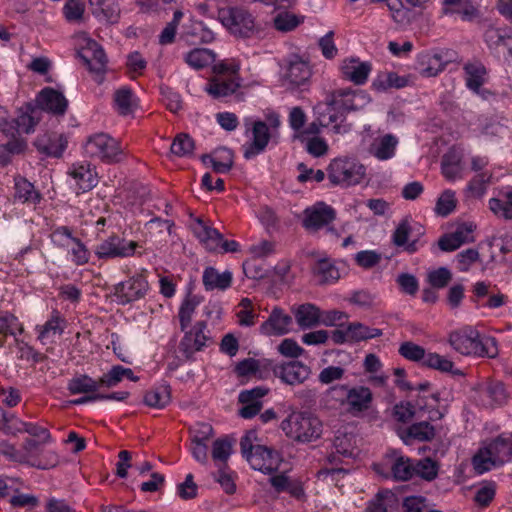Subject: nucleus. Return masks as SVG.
I'll list each match as a JSON object with an SVG mask.
<instances>
[{
	"mask_svg": "<svg viewBox=\"0 0 512 512\" xmlns=\"http://www.w3.org/2000/svg\"><path fill=\"white\" fill-rule=\"evenodd\" d=\"M369 96L361 90L353 91L349 88L338 89L331 92L327 99L328 122L324 125L334 124L333 131L336 134H344L350 130V126L343 123V113L356 111L369 103Z\"/></svg>",
	"mask_w": 512,
	"mask_h": 512,
	"instance_id": "obj_1",
	"label": "nucleus"
},
{
	"mask_svg": "<svg viewBox=\"0 0 512 512\" xmlns=\"http://www.w3.org/2000/svg\"><path fill=\"white\" fill-rule=\"evenodd\" d=\"M448 342L458 353L465 356L494 358L498 354L495 338L482 337L477 329L464 326L449 333Z\"/></svg>",
	"mask_w": 512,
	"mask_h": 512,
	"instance_id": "obj_2",
	"label": "nucleus"
},
{
	"mask_svg": "<svg viewBox=\"0 0 512 512\" xmlns=\"http://www.w3.org/2000/svg\"><path fill=\"white\" fill-rule=\"evenodd\" d=\"M281 429L287 437L297 442H311L320 437L322 424L320 420L308 412H292L281 422Z\"/></svg>",
	"mask_w": 512,
	"mask_h": 512,
	"instance_id": "obj_3",
	"label": "nucleus"
},
{
	"mask_svg": "<svg viewBox=\"0 0 512 512\" xmlns=\"http://www.w3.org/2000/svg\"><path fill=\"white\" fill-rule=\"evenodd\" d=\"M327 176L332 186L349 188L360 184L366 175L365 166L349 157H338L330 161Z\"/></svg>",
	"mask_w": 512,
	"mask_h": 512,
	"instance_id": "obj_4",
	"label": "nucleus"
},
{
	"mask_svg": "<svg viewBox=\"0 0 512 512\" xmlns=\"http://www.w3.org/2000/svg\"><path fill=\"white\" fill-rule=\"evenodd\" d=\"M239 69L240 64L234 60L215 64L213 72L218 76L209 82L205 90L216 99L232 95L241 85L238 76Z\"/></svg>",
	"mask_w": 512,
	"mask_h": 512,
	"instance_id": "obj_5",
	"label": "nucleus"
},
{
	"mask_svg": "<svg viewBox=\"0 0 512 512\" xmlns=\"http://www.w3.org/2000/svg\"><path fill=\"white\" fill-rule=\"evenodd\" d=\"M85 154L107 164L120 163L125 159L120 143L106 133H96L87 138L84 144Z\"/></svg>",
	"mask_w": 512,
	"mask_h": 512,
	"instance_id": "obj_6",
	"label": "nucleus"
},
{
	"mask_svg": "<svg viewBox=\"0 0 512 512\" xmlns=\"http://www.w3.org/2000/svg\"><path fill=\"white\" fill-rule=\"evenodd\" d=\"M219 18L231 33L240 37H249L255 29L254 17L244 8L221 9Z\"/></svg>",
	"mask_w": 512,
	"mask_h": 512,
	"instance_id": "obj_7",
	"label": "nucleus"
},
{
	"mask_svg": "<svg viewBox=\"0 0 512 512\" xmlns=\"http://www.w3.org/2000/svg\"><path fill=\"white\" fill-rule=\"evenodd\" d=\"M328 394H337L342 396L341 401L346 400L349 411L352 413H358L366 411L370 408L373 394L368 387L356 386L351 389H347L345 385L332 386L327 391Z\"/></svg>",
	"mask_w": 512,
	"mask_h": 512,
	"instance_id": "obj_8",
	"label": "nucleus"
},
{
	"mask_svg": "<svg viewBox=\"0 0 512 512\" xmlns=\"http://www.w3.org/2000/svg\"><path fill=\"white\" fill-rule=\"evenodd\" d=\"M303 214L302 225L309 232H317L322 228H326L328 232H334L330 224L335 220L336 212L331 206L318 202L306 208Z\"/></svg>",
	"mask_w": 512,
	"mask_h": 512,
	"instance_id": "obj_9",
	"label": "nucleus"
},
{
	"mask_svg": "<svg viewBox=\"0 0 512 512\" xmlns=\"http://www.w3.org/2000/svg\"><path fill=\"white\" fill-rule=\"evenodd\" d=\"M138 243L111 235L101 241L95 248V255L99 259H114L133 256Z\"/></svg>",
	"mask_w": 512,
	"mask_h": 512,
	"instance_id": "obj_10",
	"label": "nucleus"
},
{
	"mask_svg": "<svg viewBox=\"0 0 512 512\" xmlns=\"http://www.w3.org/2000/svg\"><path fill=\"white\" fill-rule=\"evenodd\" d=\"M270 370L274 375L287 385L303 384L311 375V368L298 360L283 361L274 364Z\"/></svg>",
	"mask_w": 512,
	"mask_h": 512,
	"instance_id": "obj_11",
	"label": "nucleus"
},
{
	"mask_svg": "<svg viewBox=\"0 0 512 512\" xmlns=\"http://www.w3.org/2000/svg\"><path fill=\"white\" fill-rule=\"evenodd\" d=\"M78 54L89 71L94 74L95 81L102 83L107 66V58L102 47L96 41L88 39Z\"/></svg>",
	"mask_w": 512,
	"mask_h": 512,
	"instance_id": "obj_12",
	"label": "nucleus"
},
{
	"mask_svg": "<svg viewBox=\"0 0 512 512\" xmlns=\"http://www.w3.org/2000/svg\"><path fill=\"white\" fill-rule=\"evenodd\" d=\"M148 291V282L142 275H134L114 287V295L120 304L125 305L143 298Z\"/></svg>",
	"mask_w": 512,
	"mask_h": 512,
	"instance_id": "obj_13",
	"label": "nucleus"
},
{
	"mask_svg": "<svg viewBox=\"0 0 512 512\" xmlns=\"http://www.w3.org/2000/svg\"><path fill=\"white\" fill-rule=\"evenodd\" d=\"M206 323L204 321L197 322L194 327L187 332L180 342L179 349L186 359L201 351L210 341V337L205 333Z\"/></svg>",
	"mask_w": 512,
	"mask_h": 512,
	"instance_id": "obj_14",
	"label": "nucleus"
},
{
	"mask_svg": "<svg viewBox=\"0 0 512 512\" xmlns=\"http://www.w3.org/2000/svg\"><path fill=\"white\" fill-rule=\"evenodd\" d=\"M273 132L264 121H255L252 126V141L243 145V155L246 159H251L262 153L271 138H274Z\"/></svg>",
	"mask_w": 512,
	"mask_h": 512,
	"instance_id": "obj_15",
	"label": "nucleus"
},
{
	"mask_svg": "<svg viewBox=\"0 0 512 512\" xmlns=\"http://www.w3.org/2000/svg\"><path fill=\"white\" fill-rule=\"evenodd\" d=\"M312 76L309 62L299 55H291L286 60L285 79L293 87L304 86Z\"/></svg>",
	"mask_w": 512,
	"mask_h": 512,
	"instance_id": "obj_16",
	"label": "nucleus"
},
{
	"mask_svg": "<svg viewBox=\"0 0 512 512\" xmlns=\"http://www.w3.org/2000/svg\"><path fill=\"white\" fill-rule=\"evenodd\" d=\"M247 461L254 470L272 473L278 469L281 458L278 452L266 446L256 445L253 453L248 455Z\"/></svg>",
	"mask_w": 512,
	"mask_h": 512,
	"instance_id": "obj_17",
	"label": "nucleus"
},
{
	"mask_svg": "<svg viewBox=\"0 0 512 512\" xmlns=\"http://www.w3.org/2000/svg\"><path fill=\"white\" fill-rule=\"evenodd\" d=\"M34 105L40 112L47 111L54 115H63L66 112L68 101L61 92L47 87L39 92Z\"/></svg>",
	"mask_w": 512,
	"mask_h": 512,
	"instance_id": "obj_18",
	"label": "nucleus"
},
{
	"mask_svg": "<svg viewBox=\"0 0 512 512\" xmlns=\"http://www.w3.org/2000/svg\"><path fill=\"white\" fill-rule=\"evenodd\" d=\"M68 174L75 180L78 188L82 192L91 190L98 183L95 167L87 161L72 164Z\"/></svg>",
	"mask_w": 512,
	"mask_h": 512,
	"instance_id": "obj_19",
	"label": "nucleus"
},
{
	"mask_svg": "<svg viewBox=\"0 0 512 512\" xmlns=\"http://www.w3.org/2000/svg\"><path fill=\"white\" fill-rule=\"evenodd\" d=\"M67 143L68 141L63 134L45 133L37 137L34 145L41 154L59 158L66 149Z\"/></svg>",
	"mask_w": 512,
	"mask_h": 512,
	"instance_id": "obj_20",
	"label": "nucleus"
},
{
	"mask_svg": "<svg viewBox=\"0 0 512 512\" xmlns=\"http://www.w3.org/2000/svg\"><path fill=\"white\" fill-rule=\"evenodd\" d=\"M472 224H461L452 233L443 235L438 240L439 248L444 252L457 250L465 243L473 241L471 233L473 232Z\"/></svg>",
	"mask_w": 512,
	"mask_h": 512,
	"instance_id": "obj_21",
	"label": "nucleus"
},
{
	"mask_svg": "<svg viewBox=\"0 0 512 512\" xmlns=\"http://www.w3.org/2000/svg\"><path fill=\"white\" fill-rule=\"evenodd\" d=\"M371 70L372 66L369 62H362L358 58L345 59L341 65V72L344 79L356 85L366 83Z\"/></svg>",
	"mask_w": 512,
	"mask_h": 512,
	"instance_id": "obj_22",
	"label": "nucleus"
},
{
	"mask_svg": "<svg viewBox=\"0 0 512 512\" xmlns=\"http://www.w3.org/2000/svg\"><path fill=\"white\" fill-rule=\"evenodd\" d=\"M292 317L285 314L281 308L275 307L268 319L261 325V332L265 335H284L289 332Z\"/></svg>",
	"mask_w": 512,
	"mask_h": 512,
	"instance_id": "obj_23",
	"label": "nucleus"
},
{
	"mask_svg": "<svg viewBox=\"0 0 512 512\" xmlns=\"http://www.w3.org/2000/svg\"><path fill=\"white\" fill-rule=\"evenodd\" d=\"M65 319L57 311H53L49 320L43 325L36 326L38 340L42 344H52L62 335L65 329Z\"/></svg>",
	"mask_w": 512,
	"mask_h": 512,
	"instance_id": "obj_24",
	"label": "nucleus"
},
{
	"mask_svg": "<svg viewBox=\"0 0 512 512\" xmlns=\"http://www.w3.org/2000/svg\"><path fill=\"white\" fill-rule=\"evenodd\" d=\"M192 231L199 241L205 245L206 249L215 251L219 248L222 234L204 223L200 218H197L192 224Z\"/></svg>",
	"mask_w": 512,
	"mask_h": 512,
	"instance_id": "obj_25",
	"label": "nucleus"
},
{
	"mask_svg": "<svg viewBox=\"0 0 512 512\" xmlns=\"http://www.w3.org/2000/svg\"><path fill=\"white\" fill-rule=\"evenodd\" d=\"M398 139L392 134H385L374 138L369 152L378 160L384 161L395 155Z\"/></svg>",
	"mask_w": 512,
	"mask_h": 512,
	"instance_id": "obj_26",
	"label": "nucleus"
},
{
	"mask_svg": "<svg viewBox=\"0 0 512 512\" xmlns=\"http://www.w3.org/2000/svg\"><path fill=\"white\" fill-rule=\"evenodd\" d=\"M202 281L207 291H224L232 284V273L230 271L220 273L214 267H207L203 272Z\"/></svg>",
	"mask_w": 512,
	"mask_h": 512,
	"instance_id": "obj_27",
	"label": "nucleus"
},
{
	"mask_svg": "<svg viewBox=\"0 0 512 512\" xmlns=\"http://www.w3.org/2000/svg\"><path fill=\"white\" fill-rule=\"evenodd\" d=\"M270 367H272V361L269 359L247 358L236 365L235 371L239 376L257 375L263 379L266 378Z\"/></svg>",
	"mask_w": 512,
	"mask_h": 512,
	"instance_id": "obj_28",
	"label": "nucleus"
},
{
	"mask_svg": "<svg viewBox=\"0 0 512 512\" xmlns=\"http://www.w3.org/2000/svg\"><path fill=\"white\" fill-rule=\"evenodd\" d=\"M463 70L466 86L470 90L478 92L487 79V70L484 64L478 60L470 61L463 66Z\"/></svg>",
	"mask_w": 512,
	"mask_h": 512,
	"instance_id": "obj_29",
	"label": "nucleus"
},
{
	"mask_svg": "<svg viewBox=\"0 0 512 512\" xmlns=\"http://www.w3.org/2000/svg\"><path fill=\"white\" fill-rule=\"evenodd\" d=\"M419 73L423 77H435L445 68V61L439 53L424 52L418 57Z\"/></svg>",
	"mask_w": 512,
	"mask_h": 512,
	"instance_id": "obj_30",
	"label": "nucleus"
},
{
	"mask_svg": "<svg viewBox=\"0 0 512 512\" xmlns=\"http://www.w3.org/2000/svg\"><path fill=\"white\" fill-rule=\"evenodd\" d=\"M103 387L99 379H93L87 374L76 375L68 381L67 389L72 395L76 394H98L99 388Z\"/></svg>",
	"mask_w": 512,
	"mask_h": 512,
	"instance_id": "obj_31",
	"label": "nucleus"
},
{
	"mask_svg": "<svg viewBox=\"0 0 512 512\" xmlns=\"http://www.w3.org/2000/svg\"><path fill=\"white\" fill-rule=\"evenodd\" d=\"M233 152L228 148L217 149L213 154L201 157L205 165L210 164L216 173H226L233 166Z\"/></svg>",
	"mask_w": 512,
	"mask_h": 512,
	"instance_id": "obj_32",
	"label": "nucleus"
},
{
	"mask_svg": "<svg viewBox=\"0 0 512 512\" xmlns=\"http://www.w3.org/2000/svg\"><path fill=\"white\" fill-rule=\"evenodd\" d=\"M40 111L32 103H26L19 110V115L14 123L17 125L20 132L29 134L34 131L35 126L40 121Z\"/></svg>",
	"mask_w": 512,
	"mask_h": 512,
	"instance_id": "obj_33",
	"label": "nucleus"
},
{
	"mask_svg": "<svg viewBox=\"0 0 512 512\" xmlns=\"http://www.w3.org/2000/svg\"><path fill=\"white\" fill-rule=\"evenodd\" d=\"M510 190L500 191L496 197H492L488 201L489 210L499 219L512 220V206H510Z\"/></svg>",
	"mask_w": 512,
	"mask_h": 512,
	"instance_id": "obj_34",
	"label": "nucleus"
},
{
	"mask_svg": "<svg viewBox=\"0 0 512 512\" xmlns=\"http://www.w3.org/2000/svg\"><path fill=\"white\" fill-rule=\"evenodd\" d=\"M443 13L445 15L458 13L464 21H472L479 14L470 0H443Z\"/></svg>",
	"mask_w": 512,
	"mask_h": 512,
	"instance_id": "obj_35",
	"label": "nucleus"
},
{
	"mask_svg": "<svg viewBox=\"0 0 512 512\" xmlns=\"http://www.w3.org/2000/svg\"><path fill=\"white\" fill-rule=\"evenodd\" d=\"M496 464L502 465L512 459V435L499 436L487 445Z\"/></svg>",
	"mask_w": 512,
	"mask_h": 512,
	"instance_id": "obj_36",
	"label": "nucleus"
},
{
	"mask_svg": "<svg viewBox=\"0 0 512 512\" xmlns=\"http://www.w3.org/2000/svg\"><path fill=\"white\" fill-rule=\"evenodd\" d=\"M293 314L297 324L302 329L311 328L320 322L321 313L318 307L306 303L293 309Z\"/></svg>",
	"mask_w": 512,
	"mask_h": 512,
	"instance_id": "obj_37",
	"label": "nucleus"
},
{
	"mask_svg": "<svg viewBox=\"0 0 512 512\" xmlns=\"http://www.w3.org/2000/svg\"><path fill=\"white\" fill-rule=\"evenodd\" d=\"M15 193L14 199L21 203L36 204L40 201L41 196L38 191L35 190L34 185L23 177H15Z\"/></svg>",
	"mask_w": 512,
	"mask_h": 512,
	"instance_id": "obj_38",
	"label": "nucleus"
},
{
	"mask_svg": "<svg viewBox=\"0 0 512 512\" xmlns=\"http://www.w3.org/2000/svg\"><path fill=\"white\" fill-rule=\"evenodd\" d=\"M435 437V429L434 427L427 421H422L418 423H414L409 426L403 434H401V438L408 443L409 440L414 439L420 442L431 441Z\"/></svg>",
	"mask_w": 512,
	"mask_h": 512,
	"instance_id": "obj_39",
	"label": "nucleus"
},
{
	"mask_svg": "<svg viewBox=\"0 0 512 512\" xmlns=\"http://www.w3.org/2000/svg\"><path fill=\"white\" fill-rule=\"evenodd\" d=\"M313 273L320 284H330L340 278L335 264L329 259H320L313 266Z\"/></svg>",
	"mask_w": 512,
	"mask_h": 512,
	"instance_id": "obj_40",
	"label": "nucleus"
},
{
	"mask_svg": "<svg viewBox=\"0 0 512 512\" xmlns=\"http://www.w3.org/2000/svg\"><path fill=\"white\" fill-rule=\"evenodd\" d=\"M216 54L207 48H195L185 56V62L194 69H202L213 64Z\"/></svg>",
	"mask_w": 512,
	"mask_h": 512,
	"instance_id": "obj_41",
	"label": "nucleus"
},
{
	"mask_svg": "<svg viewBox=\"0 0 512 512\" xmlns=\"http://www.w3.org/2000/svg\"><path fill=\"white\" fill-rule=\"evenodd\" d=\"M114 105L117 112L122 116L133 113L136 107V100L133 92L128 87H121L114 93Z\"/></svg>",
	"mask_w": 512,
	"mask_h": 512,
	"instance_id": "obj_42",
	"label": "nucleus"
},
{
	"mask_svg": "<svg viewBox=\"0 0 512 512\" xmlns=\"http://www.w3.org/2000/svg\"><path fill=\"white\" fill-rule=\"evenodd\" d=\"M442 174L450 181L462 178L461 158L455 151H449L442 157Z\"/></svg>",
	"mask_w": 512,
	"mask_h": 512,
	"instance_id": "obj_43",
	"label": "nucleus"
},
{
	"mask_svg": "<svg viewBox=\"0 0 512 512\" xmlns=\"http://www.w3.org/2000/svg\"><path fill=\"white\" fill-rule=\"evenodd\" d=\"M92 13L109 23H116L120 16L119 5L116 0H101L92 7Z\"/></svg>",
	"mask_w": 512,
	"mask_h": 512,
	"instance_id": "obj_44",
	"label": "nucleus"
},
{
	"mask_svg": "<svg viewBox=\"0 0 512 512\" xmlns=\"http://www.w3.org/2000/svg\"><path fill=\"white\" fill-rule=\"evenodd\" d=\"M492 172L483 171L476 174L468 183L466 193L470 197L481 198L487 190V186L491 183Z\"/></svg>",
	"mask_w": 512,
	"mask_h": 512,
	"instance_id": "obj_45",
	"label": "nucleus"
},
{
	"mask_svg": "<svg viewBox=\"0 0 512 512\" xmlns=\"http://www.w3.org/2000/svg\"><path fill=\"white\" fill-rule=\"evenodd\" d=\"M10 420L15 421L14 428L17 432H26L33 437L39 438L42 443H47L50 441L51 436H50L49 431L46 428L36 425V424H33V423L23 422L21 420H18L14 416H11L10 419L7 418L6 416H4L5 422H9Z\"/></svg>",
	"mask_w": 512,
	"mask_h": 512,
	"instance_id": "obj_46",
	"label": "nucleus"
},
{
	"mask_svg": "<svg viewBox=\"0 0 512 512\" xmlns=\"http://www.w3.org/2000/svg\"><path fill=\"white\" fill-rule=\"evenodd\" d=\"M232 453V443L225 438H219L213 442L212 459L217 467H227V460Z\"/></svg>",
	"mask_w": 512,
	"mask_h": 512,
	"instance_id": "obj_47",
	"label": "nucleus"
},
{
	"mask_svg": "<svg viewBox=\"0 0 512 512\" xmlns=\"http://www.w3.org/2000/svg\"><path fill=\"white\" fill-rule=\"evenodd\" d=\"M200 304V299L199 297H197L196 295H188L182 302L181 306H180V309H179V313H178V317H179V321H180V326H181V330H185L191 320H192V315L196 309V307Z\"/></svg>",
	"mask_w": 512,
	"mask_h": 512,
	"instance_id": "obj_48",
	"label": "nucleus"
},
{
	"mask_svg": "<svg viewBox=\"0 0 512 512\" xmlns=\"http://www.w3.org/2000/svg\"><path fill=\"white\" fill-rule=\"evenodd\" d=\"M392 474L396 480L407 481L415 475V463L409 458L398 457L391 467Z\"/></svg>",
	"mask_w": 512,
	"mask_h": 512,
	"instance_id": "obj_49",
	"label": "nucleus"
},
{
	"mask_svg": "<svg viewBox=\"0 0 512 512\" xmlns=\"http://www.w3.org/2000/svg\"><path fill=\"white\" fill-rule=\"evenodd\" d=\"M347 329L350 341H363L382 335V331L380 329L370 328L358 322L351 323Z\"/></svg>",
	"mask_w": 512,
	"mask_h": 512,
	"instance_id": "obj_50",
	"label": "nucleus"
},
{
	"mask_svg": "<svg viewBox=\"0 0 512 512\" xmlns=\"http://www.w3.org/2000/svg\"><path fill=\"white\" fill-rule=\"evenodd\" d=\"M170 402L168 387H160L148 391L144 396V403L152 408L162 409Z\"/></svg>",
	"mask_w": 512,
	"mask_h": 512,
	"instance_id": "obj_51",
	"label": "nucleus"
},
{
	"mask_svg": "<svg viewBox=\"0 0 512 512\" xmlns=\"http://www.w3.org/2000/svg\"><path fill=\"white\" fill-rule=\"evenodd\" d=\"M85 4L82 0H66L63 7L65 19L70 23H81L84 18Z\"/></svg>",
	"mask_w": 512,
	"mask_h": 512,
	"instance_id": "obj_52",
	"label": "nucleus"
},
{
	"mask_svg": "<svg viewBox=\"0 0 512 512\" xmlns=\"http://www.w3.org/2000/svg\"><path fill=\"white\" fill-rule=\"evenodd\" d=\"M24 328L17 317L8 312L0 315V334L16 337L17 334L23 333Z\"/></svg>",
	"mask_w": 512,
	"mask_h": 512,
	"instance_id": "obj_53",
	"label": "nucleus"
},
{
	"mask_svg": "<svg viewBox=\"0 0 512 512\" xmlns=\"http://www.w3.org/2000/svg\"><path fill=\"white\" fill-rule=\"evenodd\" d=\"M423 365L441 372H451L453 374L459 373L458 370H453L454 363L451 360L438 353H428Z\"/></svg>",
	"mask_w": 512,
	"mask_h": 512,
	"instance_id": "obj_54",
	"label": "nucleus"
},
{
	"mask_svg": "<svg viewBox=\"0 0 512 512\" xmlns=\"http://www.w3.org/2000/svg\"><path fill=\"white\" fill-rule=\"evenodd\" d=\"M491 452L486 447L480 449L472 459L473 467L478 474H483L489 471L492 467L497 466L496 461L493 459Z\"/></svg>",
	"mask_w": 512,
	"mask_h": 512,
	"instance_id": "obj_55",
	"label": "nucleus"
},
{
	"mask_svg": "<svg viewBox=\"0 0 512 512\" xmlns=\"http://www.w3.org/2000/svg\"><path fill=\"white\" fill-rule=\"evenodd\" d=\"M482 394L491 400V403L501 405L507 399V393L503 383L499 381H492L487 383L483 389Z\"/></svg>",
	"mask_w": 512,
	"mask_h": 512,
	"instance_id": "obj_56",
	"label": "nucleus"
},
{
	"mask_svg": "<svg viewBox=\"0 0 512 512\" xmlns=\"http://www.w3.org/2000/svg\"><path fill=\"white\" fill-rule=\"evenodd\" d=\"M194 141L188 135L181 133L177 135L171 144V152L179 157L189 156L193 153Z\"/></svg>",
	"mask_w": 512,
	"mask_h": 512,
	"instance_id": "obj_57",
	"label": "nucleus"
},
{
	"mask_svg": "<svg viewBox=\"0 0 512 512\" xmlns=\"http://www.w3.org/2000/svg\"><path fill=\"white\" fill-rule=\"evenodd\" d=\"M415 475L426 481H432L438 475V465L431 458L418 460L415 463Z\"/></svg>",
	"mask_w": 512,
	"mask_h": 512,
	"instance_id": "obj_58",
	"label": "nucleus"
},
{
	"mask_svg": "<svg viewBox=\"0 0 512 512\" xmlns=\"http://www.w3.org/2000/svg\"><path fill=\"white\" fill-rule=\"evenodd\" d=\"M398 352L405 359L414 362H418L420 360L424 362L427 355L422 346L411 341L403 342L400 345Z\"/></svg>",
	"mask_w": 512,
	"mask_h": 512,
	"instance_id": "obj_59",
	"label": "nucleus"
},
{
	"mask_svg": "<svg viewBox=\"0 0 512 512\" xmlns=\"http://www.w3.org/2000/svg\"><path fill=\"white\" fill-rule=\"evenodd\" d=\"M455 192L445 190L438 198L435 206V212L440 216H448L456 208Z\"/></svg>",
	"mask_w": 512,
	"mask_h": 512,
	"instance_id": "obj_60",
	"label": "nucleus"
},
{
	"mask_svg": "<svg viewBox=\"0 0 512 512\" xmlns=\"http://www.w3.org/2000/svg\"><path fill=\"white\" fill-rule=\"evenodd\" d=\"M333 446L338 454L343 456L353 455V436L338 430L334 436Z\"/></svg>",
	"mask_w": 512,
	"mask_h": 512,
	"instance_id": "obj_61",
	"label": "nucleus"
},
{
	"mask_svg": "<svg viewBox=\"0 0 512 512\" xmlns=\"http://www.w3.org/2000/svg\"><path fill=\"white\" fill-rule=\"evenodd\" d=\"M301 22L302 19L288 12L280 13L274 18L275 28L282 32H288L295 29Z\"/></svg>",
	"mask_w": 512,
	"mask_h": 512,
	"instance_id": "obj_62",
	"label": "nucleus"
},
{
	"mask_svg": "<svg viewBox=\"0 0 512 512\" xmlns=\"http://www.w3.org/2000/svg\"><path fill=\"white\" fill-rule=\"evenodd\" d=\"M239 306L241 310L237 312L238 323L241 326H252L255 324L256 314L251 309L252 301L249 298H243Z\"/></svg>",
	"mask_w": 512,
	"mask_h": 512,
	"instance_id": "obj_63",
	"label": "nucleus"
},
{
	"mask_svg": "<svg viewBox=\"0 0 512 512\" xmlns=\"http://www.w3.org/2000/svg\"><path fill=\"white\" fill-rule=\"evenodd\" d=\"M508 33L506 29L489 27L484 33V39L489 48H498L503 45Z\"/></svg>",
	"mask_w": 512,
	"mask_h": 512,
	"instance_id": "obj_64",
	"label": "nucleus"
}]
</instances>
